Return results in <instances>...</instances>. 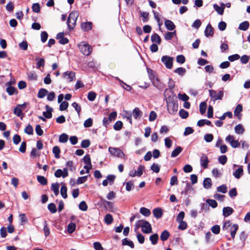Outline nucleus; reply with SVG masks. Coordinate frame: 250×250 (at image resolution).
Here are the masks:
<instances>
[{
	"mask_svg": "<svg viewBox=\"0 0 250 250\" xmlns=\"http://www.w3.org/2000/svg\"><path fill=\"white\" fill-rule=\"evenodd\" d=\"M140 227L142 228V231L145 233L148 234L152 232V227L150 224L146 220H140L136 222L135 230Z\"/></svg>",
	"mask_w": 250,
	"mask_h": 250,
	"instance_id": "nucleus-1",
	"label": "nucleus"
},
{
	"mask_svg": "<svg viewBox=\"0 0 250 250\" xmlns=\"http://www.w3.org/2000/svg\"><path fill=\"white\" fill-rule=\"evenodd\" d=\"M209 96L213 101L221 100L224 96L223 90H220L218 92L214 90H209Z\"/></svg>",
	"mask_w": 250,
	"mask_h": 250,
	"instance_id": "nucleus-2",
	"label": "nucleus"
},
{
	"mask_svg": "<svg viewBox=\"0 0 250 250\" xmlns=\"http://www.w3.org/2000/svg\"><path fill=\"white\" fill-rule=\"evenodd\" d=\"M108 151L110 154L113 156L121 158L125 156V154L119 148L109 147Z\"/></svg>",
	"mask_w": 250,
	"mask_h": 250,
	"instance_id": "nucleus-3",
	"label": "nucleus"
},
{
	"mask_svg": "<svg viewBox=\"0 0 250 250\" xmlns=\"http://www.w3.org/2000/svg\"><path fill=\"white\" fill-rule=\"evenodd\" d=\"M79 48L83 55L88 56L91 54L92 47L88 44L81 43L79 45Z\"/></svg>",
	"mask_w": 250,
	"mask_h": 250,
	"instance_id": "nucleus-4",
	"label": "nucleus"
},
{
	"mask_svg": "<svg viewBox=\"0 0 250 250\" xmlns=\"http://www.w3.org/2000/svg\"><path fill=\"white\" fill-rule=\"evenodd\" d=\"M173 58L168 56H164L161 58V61L168 69H171L173 64Z\"/></svg>",
	"mask_w": 250,
	"mask_h": 250,
	"instance_id": "nucleus-5",
	"label": "nucleus"
},
{
	"mask_svg": "<svg viewBox=\"0 0 250 250\" xmlns=\"http://www.w3.org/2000/svg\"><path fill=\"white\" fill-rule=\"evenodd\" d=\"M226 141L227 142H229L233 148H236L238 147L240 144L238 140H234L233 136L230 135H229L226 138Z\"/></svg>",
	"mask_w": 250,
	"mask_h": 250,
	"instance_id": "nucleus-6",
	"label": "nucleus"
},
{
	"mask_svg": "<svg viewBox=\"0 0 250 250\" xmlns=\"http://www.w3.org/2000/svg\"><path fill=\"white\" fill-rule=\"evenodd\" d=\"M167 108L169 113L172 115L175 114L178 110V105L177 102L167 104Z\"/></svg>",
	"mask_w": 250,
	"mask_h": 250,
	"instance_id": "nucleus-7",
	"label": "nucleus"
},
{
	"mask_svg": "<svg viewBox=\"0 0 250 250\" xmlns=\"http://www.w3.org/2000/svg\"><path fill=\"white\" fill-rule=\"evenodd\" d=\"M200 165L204 169L208 168L209 160L207 155L202 154L200 158Z\"/></svg>",
	"mask_w": 250,
	"mask_h": 250,
	"instance_id": "nucleus-8",
	"label": "nucleus"
},
{
	"mask_svg": "<svg viewBox=\"0 0 250 250\" xmlns=\"http://www.w3.org/2000/svg\"><path fill=\"white\" fill-rule=\"evenodd\" d=\"M62 77L71 82L75 79V73L72 71H66L63 73Z\"/></svg>",
	"mask_w": 250,
	"mask_h": 250,
	"instance_id": "nucleus-9",
	"label": "nucleus"
},
{
	"mask_svg": "<svg viewBox=\"0 0 250 250\" xmlns=\"http://www.w3.org/2000/svg\"><path fill=\"white\" fill-rule=\"evenodd\" d=\"M204 33L205 35L207 37H212L213 36V28H212L211 25L210 23H208L206 26Z\"/></svg>",
	"mask_w": 250,
	"mask_h": 250,
	"instance_id": "nucleus-10",
	"label": "nucleus"
},
{
	"mask_svg": "<svg viewBox=\"0 0 250 250\" xmlns=\"http://www.w3.org/2000/svg\"><path fill=\"white\" fill-rule=\"evenodd\" d=\"M101 201L103 203L104 206L109 211H111L113 209V203L111 202L107 201L103 198H101Z\"/></svg>",
	"mask_w": 250,
	"mask_h": 250,
	"instance_id": "nucleus-11",
	"label": "nucleus"
},
{
	"mask_svg": "<svg viewBox=\"0 0 250 250\" xmlns=\"http://www.w3.org/2000/svg\"><path fill=\"white\" fill-rule=\"evenodd\" d=\"M221 6H219L217 4H213V8L219 15H222L224 13L225 4L224 3H221Z\"/></svg>",
	"mask_w": 250,
	"mask_h": 250,
	"instance_id": "nucleus-12",
	"label": "nucleus"
},
{
	"mask_svg": "<svg viewBox=\"0 0 250 250\" xmlns=\"http://www.w3.org/2000/svg\"><path fill=\"white\" fill-rule=\"evenodd\" d=\"M165 96L166 99L167 104L177 102L176 95L173 92H172L171 95H169V96L167 97L165 94Z\"/></svg>",
	"mask_w": 250,
	"mask_h": 250,
	"instance_id": "nucleus-13",
	"label": "nucleus"
},
{
	"mask_svg": "<svg viewBox=\"0 0 250 250\" xmlns=\"http://www.w3.org/2000/svg\"><path fill=\"white\" fill-rule=\"evenodd\" d=\"M151 80L153 85L157 88L160 89L163 88L162 84L157 77L153 76Z\"/></svg>",
	"mask_w": 250,
	"mask_h": 250,
	"instance_id": "nucleus-14",
	"label": "nucleus"
},
{
	"mask_svg": "<svg viewBox=\"0 0 250 250\" xmlns=\"http://www.w3.org/2000/svg\"><path fill=\"white\" fill-rule=\"evenodd\" d=\"M45 108L46 109V111H44L42 113L43 116L47 119L51 118L52 116V112L53 111V109L48 105L45 106Z\"/></svg>",
	"mask_w": 250,
	"mask_h": 250,
	"instance_id": "nucleus-15",
	"label": "nucleus"
},
{
	"mask_svg": "<svg viewBox=\"0 0 250 250\" xmlns=\"http://www.w3.org/2000/svg\"><path fill=\"white\" fill-rule=\"evenodd\" d=\"M165 26L167 29L172 31L175 28V25L174 23L169 20H166L165 21Z\"/></svg>",
	"mask_w": 250,
	"mask_h": 250,
	"instance_id": "nucleus-16",
	"label": "nucleus"
},
{
	"mask_svg": "<svg viewBox=\"0 0 250 250\" xmlns=\"http://www.w3.org/2000/svg\"><path fill=\"white\" fill-rule=\"evenodd\" d=\"M153 213L155 217L159 219L162 217L163 212L161 208H157L153 210Z\"/></svg>",
	"mask_w": 250,
	"mask_h": 250,
	"instance_id": "nucleus-17",
	"label": "nucleus"
},
{
	"mask_svg": "<svg viewBox=\"0 0 250 250\" xmlns=\"http://www.w3.org/2000/svg\"><path fill=\"white\" fill-rule=\"evenodd\" d=\"M243 175V169L242 166L239 167L233 173V175L236 179H239Z\"/></svg>",
	"mask_w": 250,
	"mask_h": 250,
	"instance_id": "nucleus-18",
	"label": "nucleus"
},
{
	"mask_svg": "<svg viewBox=\"0 0 250 250\" xmlns=\"http://www.w3.org/2000/svg\"><path fill=\"white\" fill-rule=\"evenodd\" d=\"M92 23L91 22H83L81 24V28L84 31H88L91 29Z\"/></svg>",
	"mask_w": 250,
	"mask_h": 250,
	"instance_id": "nucleus-19",
	"label": "nucleus"
},
{
	"mask_svg": "<svg viewBox=\"0 0 250 250\" xmlns=\"http://www.w3.org/2000/svg\"><path fill=\"white\" fill-rule=\"evenodd\" d=\"M233 212V209L229 207H225L223 209V214L225 217H228Z\"/></svg>",
	"mask_w": 250,
	"mask_h": 250,
	"instance_id": "nucleus-20",
	"label": "nucleus"
},
{
	"mask_svg": "<svg viewBox=\"0 0 250 250\" xmlns=\"http://www.w3.org/2000/svg\"><path fill=\"white\" fill-rule=\"evenodd\" d=\"M122 244L123 246H128L132 249L134 248L133 242L131 240L128 239L127 238H125L122 240Z\"/></svg>",
	"mask_w": 250,
	"mask_h": 250,
	"instance_id": "nucleus-21",
	"label": "nucleus"
},
{
	"mask_svg": "<svg viewBox=\"0 0 250 250\" xmlns=\"http://www.w3.org/2000/svg\"><path fill=\"white\" fill-rule=\"evenodd\" d=\"M212 186V181L210 178H206L203 181V187L206 189H208Z\"/></svg>",
	"mask_w": 250,
	"mask_h": 250,
	"instance_id": "nucleus-22",
	"label": "nucleus"
},
{
	"mask_svg": "<svg viewBox=\"0 0 250 250\" xmlns=\"http://www.w3.org/2000/svg\"><path fill=\"white\" fill-rule=\"evenodd\" d=\"M142 112L138 107L135 108L132 111V115L135 119H137L139 117L142 115Z\"/></svg>",
	"mask_w": 250,
	"mask_h": 250,
	"instance_id": "nucleus-23",
	"label": "nucleus"
},
{
	"mask_svg": "<svg viewBox=\"0 0 250 250\" xmlns=\"http://www.w3.org/2000/svg\"><path fill=\"white\" fill-rule=\"evenodd\" d=\"M238 229L237 224H233L230 228V232L231 237L233 239L235 237V234Z\"/></svg>",
	"mask_w": 250,
	"mask_h": 250,
	"instance_id": "nucleus-24",
	"label": "nucleus"
},
{
	"mask_svg": "<svg viewBox=\"0 0 250 250\" xmlns=\"http://www.w3.org/2000/svg\"><path fill=\"white\" fill-rule=\"evenodd\" d=\"M151 42H156L159 44H160L161 39L160 37L156 33L153 34L151 37Z\"/></svg>",
	"mask_w": 250,
	"mask_h": 250,
	"instance_id": "nucleus-25",
	"label": "nucleus"
},
{
	"mask_svg": "<svg viewBox=\"0 0 250 250\" xmlns=\"http://www.w3.org/2000/svg\"><path fill=\"white\" fill-rule=\"evenodd\" d=\"M169 236V232L167 230H165L161 233L160 235V239L162 241H165L168 239Z\"/></svg>",
	"mask_w": 250,
	"mask_h": 250,
	"instance_id": "nucleus-26",
	"label": "nucleus"
},
{
	"mask_svg": "<svg viewBox=\"0 0 250 250\" xmlns=\"http://www.w3.org/2000/svg\"><path fill=\"white\" fill-rule=\"evenodd\" d=\"M140 212L145 216H149L151 214L150 210L145 207H142L140 209Z\"/></svg>",
	"mask_w": 250,
	"mask_h": 250,
	"instance_id": "nucleus-27",
	"label": "nucleus"
},
{
	"mask_svg": "<svg viewBox=\"0 0 250 250\" xmlns=\"http://www.w3.org/2000/svg\"><path fill=\"white\" fill-rule=\"evenodd\" d=\"M149 239L151 242V244L153 245H155L158 242V240L159 239V235L157 233L152 234L150 236Z\"/></svg>",
	"mask_w": 250,
	"mask_h": 250,
	"instance_id": "nucleus-28",
	"label": "nucleus"
},
{
	"mask_svg": "<svg viewBox=\"0 0 250 250\" xmlns=\"http://www.w3.org/2000/svg\"><path fill=\"white\" fill-rule=\"evenodd\" d=\"M28 78L30 81H36L38 76L34 71H30L27 73Z\"/></svg>",
	"mask_w": 250,
	"mask_h": 250,
	"instance_id": "nucleus-29",
	"label": "nucleus"
},
{
	"mask_svg": "<svg viewBox=\"0 0 250 250\" xmlns=\"http://www.w3.org/2000/svg\"><path fill=\"white\" fill-rule=\"evenodd\" d=\"M183 149L181 146L177 147L174 150H173L171 153V157H176L182 151Z\"/></svg>",
	"mask_w": 250,
	"mask_h": 250,
	"instance_id": "nucleus-30",
	"label": "nucleus"
},
{
	"mask_svg": "<svg viewBox=\"0 0 250 250\" xmlns=\"http://www.w3.org/2000/svg\"><path fill=\"white\" fill-rule=\"evenodd\" d=\"M51 189L53 191L55 195H58L59 193V186L58 183H53L51 185Z\"/></svg>",
	"mask_w": 250,
	"mask_h": 250,
	"instance_id": "nucleus-31",
	"label": "nucleus"
},
{
	"mask_svg": "<svg viewBox=\"0 0 250 250\" xmlns=\"http://www.w3.org/2000/svg\"><path fill=\"white\" fill-rule=\"evenodd\" d=\"M249 27V23L247 21L241 23L239 26V29L241 30L246 31Z\"/></svg>",
	"mask_w": 250,
	"mask_h": 250,
	"instance_id": "nucleus-32",
	"label": "nucleus"
},
{
	"mask_svg": "<svg viewBox=\"0 0 250 250\" xmlns=\"http://www.w3.org/2000/svg\"><path fill=\"white\" fill-rule=\"evenodd\" d=\"M76 224L74 223H70L67 226V231L69 233L71 234L74 232L76 229Z\"/></svg>",
	"mask_w": 250,
	"mask_h": 250,
	"instance_id": "nucleus-33",
	"label": "nucleus"
},
{
	"mask_svg": "<svg viewBox=\"0 0 250 250\" xmlns=\"http://www.w3.org/2000/svg\"><path fill=\"white\" fill-rule=\"evenodd\" d=\"M76 20H67V24L70 30H72L75 28Z\"/></svg>",
	"mask_w": 250,
	"mask_h": 250,
	"instance_id": "nucleus-34",
	"label": "nucleus"
},
{
	"mask_svg": "<svg viewBox=\"0 0 250 250\" xmlns=\"http://www.w3.org/2000/svg\"><path fill=\"white\" fill-rule=\"evenodd\" d=\"M48 91L44 88H41L39 90L38 93V97L39 98H43L48 93Z\"/></svg>",
	"mask_w": 250,
	"mask_h": 250,
	"instance_id": "nucleus-35",
	"label": "nucleus"
},
{
	"mask_svg": "<svg viewBox=\"0 0 250 250\" xmlns=\"http://www.w3.org/2000/svg\"><path fill=\"white\" fill-rule=\"evenodd\" d=\"M175 35V31L172 32H167L164 35V38L166 40H170Z\"/></svg>",
	"mask_w": 250,
	"mask_h": 250,
	"instance_id": "nucleus-36",
	"label": "nucleus"
},
{
	"mask_svg": "<svg viewBox=\"0 0 250 250\" xmlns=\"http://www.w3.org/2000/svg\"><path fill=\"white\" fill-rule=\"evenodd\" d=\"M235 132L236 133L240 134H242L244 131V129L241 125H237L234 128Z\"/></svg>",
	"mask_w": 250,
	"mask_h": 250,
	"instance_id": "nucleus-37",
	"label": "nucleus"
},
{
	"mask_svg": "<svg viewBox=\"0 0 250 250\" xmlns=\"http://www.w3.org/2000/svg\"><path fill=\"white\" fill-rule=\"evenodd\" d=\"M67 188L65 185L62 186L61 188V194L64 199L67 197Z\"/></svg>",
	"mask_w": 250,
	"mask_h": 250,
	"instance_id": "nucleus-38",
	"label": "nucleus"
},
{
	"mask_svg": "<svg viewBox=\"0 0 250 250\" xmlns=\"http://www.w3.org/2000/svg\"><path fill=\"white\" fill-rule=\"evenodd\" d=\"M37 180L42 185H46L47 183V179L43 176L38 175Z\"/></svg>",
	"mask_w": 250,
	"mask_h": 250,
	"instance_id": "nucleus-39",
	"label": "nucleus"
},
{
	"mask_svg": "<svg viewBox=\"0 0 250 250\" xmlns=\"http://www.w3.org/2000/svg\"><path fill=\"white\" fill-rule=\"evenodd\" d=\"M79 17V13L77 11H72L71 12L68 17L67 20H77L78 17Z\"/></svg>",
	"mask_w": 250,
	"mask_h": 250,
	"instance_id": "nucleus-40",
	"label": "nucleus"
},
{
	"mask_svg": "<svg viewBox=\"0 0 250 250\" xmlns=\"http://www.w3.org/2000/svg\"><path fill=\"white\" fill-rule=\"evenodd\" d=\"M113 217L110 214H107L104 217V222L107 225L111 224L113 222Z\"/></svg>",
	"mask_w": 250,
	"mask_h": 250,
	"instance_id": "nucleus-41",
	"label": "nucleus"
},
{
	"mask_svg": "<svg viewBox=\"0 0 250 250\" xmlns=\"http://www.w3.org/2000/svg\"><path fill=\"white\" fill-rule=\"evenodd\" d=\"M123 125V124L122 122H121L120 121H118L116 122L115 123V124L114 125L113 128H114V130L119 131V130H120L122 128Z\"/></svg>",
	"mask_w": 250,
	"mask_h": 250,
	"instance_id": "nucleus-42",
	"label": "nucleus"
},
{
	"mask_svg": "<svg viewBox=\"0 0 250 250\" xmlns=\"http://www.w3.org/2000/svg\"><path fill=\"white\" fill-rule=\"evenodd\" d=\"M68 139V136L65 133H62L59 137V142L62 143L67 142Z\"/></svg>",
	"mask_w": 250,
	"mask_h": 250,
	"instance_id": "nucleus-43",
	"label": "nucleus"
},
{
	"mask_svg": "<svg viewBox=\"0 0 250 250\" xmlns=\"http://www.w3.org/2000/svg\"><path fill=\"white\" fill-rule=\"evenodd\" d=\"M60 149L58 146H55L53 148V153L54 154L56 158L58 159L60 157Z\"/></svg>",
	"mask_w": 250,
	"mask_h": 250,
	"instance_id": "nucleus-44",
	"label": "nucleus"
},
{
	"mask_svg": "<svg viewBox=\"0 0 250 250\" xmlns=\"http://www.w3.org/2000/svg\"><path fill=\"white\" fill-rule=\"evenodd\" d=\"M200 112L201 114H204L207 109V104L205 102H203L200 104Z\"/></svg>",
	"mask_w": 250,
	"mask_h": 250,
	"instance_id": "nucleus-45",
	"label": "nucleus"
},
{
	"mask_svg": "<svg viewBox=\"0 0 250 250\" xmlns=\"http://www.w3.org/2000/svg\"><path fill=\"white\" fill-rule=\"evenodd\" d=\"M207 203L213 208H215L217 207V203L215 200L213 199H207L206 200Z\"/></svg>",
	"mask_w": 250,
	"mask_h": 250,
	"instance_id": "nucleus-46",
	"label": "nucleus"
},
{
	"mask_svg": "<svg viewBox=\"0 0 250 250\" xmlns=\"http://www.w3.org/2000/svg\"><path fill=\"white\" fill-rule=\"evenodd\" d=\"M217 190L219 192L226 193L227 192V187L226 185H222L217 188Z\"/></svg>",
	"mask_w": 250,
	"mask_h": 250,
	"instance_id": "nucleus-47",
	"label": "nucleus"
},
{
	"mask_svg": "<svg viewBox=\"0 0 250 250\" xmlns=\"http://www.w3.org/2000/svg\"><path fill=\"white\" fill-rule=\"evenodd\" d=\"M48 210L52 213H54L57 211L56 206L54 203H50L48 205Z\"/></svg>",
	"mask_w": 250,
	"mask_h": 250,
	"instance_id": "nucleus-48",
	"label": "nucleus"
},
{
	"mask_svg": "<svg viewBox=\"0 0 250 250\" xmlns=\"http://www.w3.org/2000/svg\"><path fill=\"white\" fill-rule=\"evenodd\" d=\"M118 80H119L120 83H121V85L122 86V87L125 89L126 90L128 91H129L131 90V86L126 84L123 81H122V80H120L119 78H117Z\"/></svg>",
	"mask_w": 250,
	"mask_h": 250,
	"instance_id": "nucleus-49",
	"label": "nucleus"
},
{
	"mask_svg": "<svg viewBox=\"0 0 250 250\" xmlns=\"http://www.w3.org/2000/svg\"><path fill=\"white\" fill-rule=\"evenodd\" d=\"M43 231L45 237L48 236L50 234V229L47 226L46 221H44Z\"/></svg>",
	"mask_w": 250,
	"mask_h": 250,
	"instance_id": "nucleus-50",
	"label": "nucleus"
},
{
	"mask_svg": "<svg viewBox=\"0 0 250 250\" xmlns=\"http://www.w3.org/2000/svg\"><path fill=\"white\" fill-rule=\"evenodd\" d=\"M96 97V94L93 91H90L88 93L87 99L90 101H93L95 100Z\"/></svg>",
	"mask_w": 250,
	"mask_h": 250,
	"instance_id": "nucleus-51",
	"label": "nucleus"
},
{
	"mask_svg": "<svg viewBox=\"0 0 250 250\" xmlns=\"http://www.w3.org/2000/svg\"><path fill=\"white\" fill-rule=\"evenodd\" d=\"M211 230L215 234H218L220 231V227L219 225H216L212 227Z\"/></svg>",
	"mask_w": 250,
	"mask_h": 250,
	"instance_id": "nucleus-52",
	"label": "nucleus"
},
{
	"mask_svg": "<svg viewBox=\"0 0 250 250\" xmlns=\"http://www.w3.org/2000/svg\"><path fill=\"white\" fill-rule=\"evenodd\" d=\"M19 46L21 50H26L28 48V43L26 41H23L19 43Z\"/></svg>",
	"mask_w": 250,
	"mask_h": 250,
	"instance_id": "nucleus-53",
	"label": "nucleus"
},
{
	"mask_svg": "<svg viewBox=\"0 0 250 250\" xmlns=\"http://www.w3.org/2000/svg\"><path fill=\"white\" fill-rule=\"evenodd\" d=\"M179 115L182 119H186L188 116V112L182 109L179 111Z\"/></svg>",
	"mask_w": 250,
	"mask_h": 250,
	"instance_id": "nucleus-54",
	"label": "nucleus"
},
{
	"mask_svg": "<svg viewBox=\"0 0 250 250\" xmlns=\"http://www.w3.org/2000/svg\"><path fill=\"white\" fill-rule=\"evenodd\" d=\"M79 208L80 209H81V210H83V211L87 210V208H88L87 205L86 204V202L84 201H83L80 202L79 206Z\"/></svg>",
	"mask_w": 250,
	"mask_h": 250,
	"instance_id": "nucleus-55",
	"label": "nucleus"
},
{
	"mask_svg": "<svg viewBox=\"0 0 250 250\" xmlns=\"http://www.w3.org/2000/svg\"><path fill=\"white\" fill-rule=\"evenodd\" d=\"M69 104L66 101H63L61 103V104L60 105V110L61 111H63L66 110Z\"/></svg>",
	"mask_w": 250,
	"mask_h": 250,
	"instance_id": "nucleus-56",
	"label": "nucleus"
},
{
	"mask_svg": "<svg viewBox=\"0 0 250 250\" xmlns=\"http://www.w3.org/2000/svg\"><path fill=\"white\" fill-rule=\"evenodd\" d=\"M24 132L28 134L32 135L33 133V128L31 125H28L24 129Z\"/></svg>",
	"mask_w": 250,
	"mask_h": 250,
	"instance_id": "nucleus-57",
	"label": "nucleus"
},
{
	"mask_svg": "<svg viewBox=\"0 0 250 250\" xmlns=\"http://www.w3.org/2000/svg\"><path fill=\"white\" fill-rule=\"evenodd\" d=\"M32 9L33 12L38 13L40 12L41 7L38 3H36L33 4Z\"/></svg>",
	"mask_w": 250,
	"mask_h": 250,
	"instance_id": "nucleus-58",
	"label": "nucleus"
},
{
	"mask_svg": "<svg viewBox=\"0 0 250 250\" xmlns=\"http://www.w3.org/2000/svg\"><path fill=\"white\" fill-rule=\"evenodd\" d=\"M87 178L88 176H84L79 177L77 180V184L79 185L84 183L87 181Z\"/></svg>",
	"mask_w": 250,
	"mask_h": 250,
	"instance_id": "nucleus-59",
	"label": "nucleus"
},
{
	"mask_svg": "<svg viewBox=\"0 0 250 250\" xmlns=\"http://www.w3.org/2000/svg\"><path fill=\"white\" fill-rule=\"evenodd\" d=\"M174 72L180 76H183L186 73V70L185 68L183 67H179L175 69Z\"/></svg>",
	"mask_w": 250,
	"mask_h": 250,
	"instance_id": "nucleus-60",
	"label": "nucleus"
},
{
	"mask_svg": "<svg viewBox=\"0 0 250 250\" xmlns=\"http://www.w3.org/2000/svg\"><path fill=\"white\" fill-rule=\"evenodd\" d=\"M90 145V141L89 140H83L81 143V147L83 148H87Z\"/></svg>",
	"mask_w": 250,
	"mask_h": 250,
	"instance_id": "nucleus-61",
	"label": "nucleus"
},
{
	"mask_svg": "<svg viewBox=\"0 0 250 250\" xmlns=\"http://www.w3.org/2000/svg\"><path fill=\"white\" fill-rule=\"evenodd\" d=\"M14 8V5L13 2L10 1L9 2L6 6V9L9 12H12L13 11Z\"/></svg>",
	"mask_w": 250,
	"mask_h": 250,
	"instance_id": "nucleus-62",
	"label": "nucleus"
},
{
	"mask_svg": "<svg viewBox=\"0 0 250 250\" xmlns=\"http://www.w3.org/2000/svg\"><path fill=\"white\" fill-rule=\"evenodd\" d=\"M157 117L156 113L154 111H151L149 115V121L150 122H153L156 120Z\"/></svg>",
	"mask_w": 250,
	"mask_h": 250,
	"instance_id": "nucleus-63",
	"label": "nucleus"
},
{
	"mask_svg": "<svg viewBox=\"0 0 250 250\" xmlns=\"http://www.w3.org/2000/svg\"><path fill=\"white\" fill-rule=\"evenodd\" d=\"M93 120L91 118H89L86 120L83 124V125L85 127H89L92 125Z\"/></svg>",
	"mask_w": 250,
	"mask_h": 250,
	"instance_id": "nucleus-64",
	"label": "nucleus"
}]
</instances>
